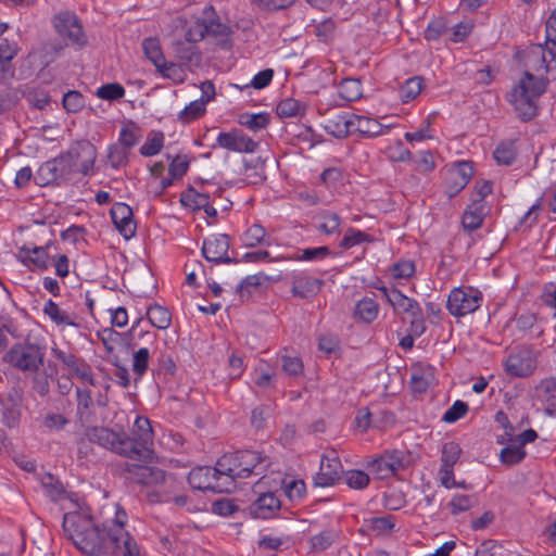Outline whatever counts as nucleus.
Returning <instances> with one entry per match:
<instances>
[{
	"instance_id": "nucleus-1",
	"label": "nucleus",
	"mask_w": 556,
	"mask_h": 556,
	"mask_svg": "<svg viewBox=\"0 0 556 556\" xmlns=\"http://www.w3.org/2000/svg\"><path fill=\"white\" fill-rule=\"evenodd\" d=\"M63 529L77 548L89 556H140L136 541L126 530L117 529V532H110L108 526L100 528L87 515H64Z\"/></svg>"
},
{
	"instance_id": "nucleus-2",
	"label": "nucleus",
	"mask_w": 556,
	"mask_h": 556,
	"mask_svg": "<svg viewBox=\"0 0 556 556\" xmlns=\"http://www.w3.org/2000/svg\"><path fill=\"white\" fill-rule=\"evenodd\" d=\"M546 86L547 79L534 77L532 73L525 72L513 87L508 93V101L522 121L531 119L536 115L538 100L544 93Z\"/></svg>"
},
{
	"instance_id": "nucleus-3",
	"label": "nucleus",
	"mask_w": 556,
	"mask_h": 556,
	"mask_svg": "<svg viewBox=\"0 0 556 556\" xmlns=\"http://www.w3.org/2000/svg\"><path fill=\"white\" fill-rule=\"evenodd\" d=\"M153 429L150 420L144 416H137L132 428L131 435L124 433V442L128 443L127 458L138 460H151L154 455L153 451Z\"/></svg>"
},
{
	"instance_id": "nucleus-4",
	"label": "nucleus",
	"mask_w": 556,
	"mask_h": 556,
	"mask_svg": "<svg viewBox=\"0 0 556 556\" xmlns=\"http://www.w3.org/2000/svg\"><path fill=\"white\" fill-rule=\"evenodd\" d=\"M46 348L28 339L14 344L5 354L4 359L15 369L35 374L42 366Z\"/></svg>"
},
{
	"instance_id": "nucleus-5",
	"label": "nucleus",
	"mask_w": 556,
	"mask_h": 556,
	"mask_svg": "<svg viewBox=\"0 0 556 556\" xmlns=\"http://www.w3.org/2000/svg\"><path fill=\"white\" fill-rule=\"evenodd\" d=\"M482 303V293L472 287H458L451 290L446 308L451 315L463 317L476 312Z\"/></svg>"
},
{
	"instance_id": "nucleus-6",
	"label": "nucleus",
	"mask_w": 556,
	"mask_h": 556,
	"mask_svg": "<svg viewBox=\"0 0 556 556\" xmlns=\"http://www.w3.org/2000/svg\"><path fill=\"white\" fill-rule=\"evenodd\" d=\"M188 482L192 489L212 491L216 493L229 492L230 480L220 477L217 466L193 468L188 476Z\"/></svg>"
},
{
	"instance_id": "nucleus-7",
	"label": "nucleus",
	"mask_w": 556,
	"mask_h": 556,
	"mask_svg": "<svg viewBox=\"0 0 556 556\" xmlns=\"http://www.w3.org/2000/svg\"><path fill=\"white\" fill-rule=\"evenodd\" d=\"M73 172L64 154L42 163L37 169L34 180L38 186L61 185L72 178Z\"/></svg>"
},
{
	"instance_id": "nucleus-8",
	"label": "nucleus",
	"mask_w": 556,
	"mask_h": 556,
	"mask_svg": "<svg viewBox=\"0 0 556 556\" xmlns=\"http://www.w3.org/2000/svg\"><path fill=\"white\" fill-rule=\"evenodd\" d=\"M63 154L70 163L73 174L80 173L86 176L92 173L97 149L91 142L87 140L74 142Z\"/></svg>"
},
{
	"instance_id": "nucleus-9",
	"label": "nucleus",
	"mask_w": 556,
	"mask_h": 556,
	"mask_svg": "<svg viewBox=\"0 0 556 556\" xmlns=\"http://www.w3.org/2000/svg\"><path fill=\"white\" fill-rule=\"evenodd\" d=\"M86 439L96 443L113 453L127 458V444L124 442V433H118L106 427H89L85 431Z\"/></svg>"
},
{
	"instance_id": "nucleus-10",
	"label": "nucleus",
	"mask_w": 556,
	"mask_h": 556,
	"mask_svg": "<svg viewBox=\"0 0 556 556\" xmlns=\"http://www.w3.org/2000/svg\"><path fill=\"white\" fill-rule=\"evenodd\" d=\"M536 368V358L533 352L527 348H520L511 352L505 362V371L511 377H528Z\"/></svg>"
},
{
	"instance_id": "nucleus-11",
	"label": "nucleus",
	"mask_w": 556,
	"mask_h": 556,
	"mask_svg": "<svg viewBox=\"0 0 556 556\" xmlns=\"http://www.w3.org/2000/svg\"><path fill=\"white\" fill-rule=\"evenodd\" d=\"M404 454L401 451L384 452L379 457L371 459L367 464L368 470L377 479H387L403 468Z\"/></svg>"
},
{
	"instance_id": "nucleus-12",
	"label": "nucleus",
	"mask_w": 556,
	"mask_h": 556,
	"mask_svg": "<svg viewBox=\"0 0 556 556\" xmlns=\"http://www.w3.org/2000/svg\"><path fill=\"white\" fill-rule=\"evenodd\" d=\"M216 146L237 153H254L258 143L247 136L240 129L219 132L216 138Z\"/></svg>"
},
{
	"instance_id": "nucleus-13",
	"label": "nucleus",
	"mask_w": 556,
	"mask_h": 556,
	"mask_svg": "<svg viewBox=\"0 0 556 556\" xmlns=\"http://www.w3.org/2000/svg\"><path fill=\"white\" fill-rule=\"evenodd\" d=\"M291 293L298 299H311L319 293L324 280L309 276L305 271H293L290 275Z\"/></svg>"
},
{
	"instance_id": "nucleus-14",
	"label": "nucleus",
	"mask_w": 556,
	"mask_h": 556,
	"mask_svg": "<svg viewBox=\"0 0 556 556\" xmlns=\"http://www.w3.org/2000/svg\"><path fill=\"white\" fill-rule=\"evenodd\" d=\"M52 354L67 368L71 374L81 381L94 386L92 369L83 358L58 348L52 349Z\"/></svg>"
},
{
	"instance_id": "nucleus-15",
	"label": "nucleus",
	"mask_w": 556,
	"mask_h": 556,
	"mask_svg": "<svg viewBox=\"0 0 556 556\" xmlns=\"http://www.w3.org/2000/svg\"><path fill=\"white\" fill-rule=\"evenodd\" d=\"M55 29L67 45L84 46L86 38L77 17L71 13L59 14L55 18Z\"/></svg>"
},
{
	"instance_id": "nucleus-16",
	"label": "nucleus",
	"mask_w": 556,
	"mask_h": 556,
	"mask_svg": "<svg viewBox=\"0 0 556 556\" xmlns=\"http://www.w3.org/2000/svg\"><path fill=\"white\" fill-rule=\"evenodd\" d=\"M229 244L227 235L211 236L203 242L202 254L206 261L215 264L230 263L231 258L228 256Z\"/></svg>"
},
{
	"instance_id": "nucleus-17",
	"label": "nucleus",
	"mask_w": 556,
	"mask_h": 556,
	"mask_svg": "<svg viewBox=\"0 0 556 556\" xmlns=\"http://www.w3.org/2000/svg\"><path fill=\"white\" fill-rule=\"evenodd\" d=\"M342 472V464L334 451L323 455L320 460L319 472L315 478L316 485L330 486L333 485Z\"/></svg>"
},
{
	"instance_id": "nucleus-18",
	"label": "nucleus",
	"mask_w": 556,
	"mask_h": 556,
	"mask_svg": "<svg viewBox=\"0 0 556 556\" xmlns=\"http://www.w3.org/2000/svg\"><path fill=\"white\" fill-rule=\"evenodd\" d=\"M238 456L241 465V479H247L252 475L263 476L269 466L268 458L257 451H238Z\"/></svg>"
},
{
	"instance_id": "nucleus-19",
	"label": "nucleus",
	"mask_w": 556,
	"mask_h": 556,
	"mask_svg": "<svg viewBox=\"0 0 556 556\" xmlns=\"http://www.w3.org/2000/svg\"><path fill=\"white\" fill-rule=\"evenodd\" d=\"M127 479L146 486L159 485L164 482L165 472L157 467L131 464L127 466Z\"/></svg>"
},
{
	"instance_id": "nucleus-20",
	"label": "nucleus",
	"mask_w": 556,
	"mask_h": 556,
	"mask_svg": "<svg viewBox=\"0 0 556 556\" xmlns=\"http://www.w3.org/2000/svg\"><path fill=\"white\" fill-rule=\"evenodd\" d=\"M110 213L118 232L127 240L132 238L136 233V225L131 207L126 203L117 202L111 207Z\"/></svg>"
},
{
	"instance_id": "nucleus-21",
	"label": "nucleus",
	"mask_w": 556,
	"mask_h": 556,
	"mask_svg": "<svg viewBox=\"0 0 556 556\" xmlns=\"http://www.w3.org/2000/svg\"><path fill=\"white\" fill-rule=\"evenodd\" d=\"M281 507L280 500L273 492L261 494L248 508L254 519H269L277 515Z\"/></svg>"
},
{
	"instance_id": "nucleus-22",
	"label": "nucleus",
	"mask_w": 556,
	"mask_h": 556,
	"mask_svg": "<svg viewBox=\"0 0 556 556\" xmlns=\"http://www.w3.org/2000/svg\"><path fill=\"white\" fill-rule=\"evenodd\" d=\"M49 248V244L31 249L23 247L18 251V260L30 270H46L51 265Z\"/></svg>"
},
{
	"instance_id": "nucleus-23",
	"label": "nucleus",
	"mask_w": 556,
	"mask_h": 556,
	"mask_svg": "<svg viewBox=\"0 0 556 556\" xmlns=\"http://www.w3.org/2000/svg\"><path fill=\"white\" fill-rule=\"evenodd\" d=\"M391 126L382 125L378 119L352 113V134L364 138H376L389 132Z\"/></svg>"
},
{
	"instance_id": "nucleus-24",
	"label": "nucleus",
	"mask_w": 556,
	"mask_h": 556,
	"mask_svg": "<svg viewBox=\"0 0 556 556\" xmlns=\"http://www.w3.org/2000/svg\"><path fill=\"white\" fill-rule=\"evenodd\" d=\"M547 56L555 60L549 54V48L544 50L541 46L532 48L526 55V71L534 75V77L546 78L548 72Z\"/></svg>"
},
{
	"instance_id": "nucleus-25",
	"label": "nucleus",
	"mask_w": 556,
	"mask_h": 556,
	"mask_svg": "<svg viewBox=\"0 0 556 556\" xmlns=\"http://www.w3.org/2000/svg\"><path fill=\"white\" fill-rule=\"evenodd\" d=\"M324 130L337 139H343L352 134V113L340 112L325 119Z\"/></svg>"
},
{
	"instance_id": "nucleus-26",
	"label": "nucleus",
	"mask_w": 556,
	"mask_h": 556,
	"mask_svg": "<svg viewBox=\"0 0 556 556\" xmlns=\"http://www.w3.org/2000/svg\"><path fill=\"white\" fill-rule=\"evenodd\" d=\"M535 399L543 405L545 414L556 416V379H543L535 387Z\"/></svg>"
},
{
	"instance_id": "nucleus-27",
	"label": "nucleus",
	"mask_w": 556,
	"mask_h": 556,
	"mask_svg": "<svg viewBox=\"0 0 556 556\" xmlns=\"http://www.w3.org/2000/svg\"><path fill=\"white\" fill-rule=\"evenodd\" d=\"M253 383L265 391L275 390L277 384V371L266 361H260V363L252 370Z\"/></svg>"
},
{
	"instance_id": "nucleus-28",
	"label": "nucleus",
	"mask_w": 556,
	"mask_h": 556,
	"mask_svg": "<svg viewBox=\"0 0 556 556\" xmlns=\"http://www.w3.org/2000/svg\"><path fill=\"white\" fill-rule=\"evenodd\" d=\"M220 477L230 480L229 492L236 489V480L241 479L240 460L238 451L223 455L216 463Z\"/></svg>"
},
{
	"instance_id": "nucleus-29",
	"label": "nucleus",
	"mask_w": 556,
	"mask_h": 556,
	"mask_svg": "<svg viewBox=\"0 0 556 556\" xmlns=\"http://www.w3.org/2000/svg\"><path fill=\"white\" fill-rule=\"evenodd\" d=\"M389 304L393 307V311L396 314H408L410 316L421 315V307L419 303L415 299L408 298L400 290L391 293Z\"/></svg>"
},
{
	"instance_id": "nucleus-30",
	"label": "nucleus",
	"mask_w": 556,
	"mask_h": 556,
	"mask_svg": "<svg viewBox=\"0 0 556 556\" xmlns=\"http://www.w3.org/2000/svg\"><path fill=\"white\" fill-rule=\"evenodd\" d=\"M485 208V203L483 201H473V203L467 207L463 215L462 224L464 228L468 230L478 229L486 214Z\"/></svg>"
},
{
	"instance_id": "nucleus-31",
	"label": "nucleus",
	"mask_w": 556,
	"mask_h": 556,
	"mask_svg": "<svg viewBox=\"0 0 556 556\" xmlns=\"http://www.w3.org/2000/svg\"><path fill=\"white\" fill-rule=\"evenodd\" d=\"M20 47L17 42L3 39L0 42V72L3 75H13L12 61L17 55Z\"/></svg>"
},
{
	"instance_id": "nucleus-32",
	"label": "nucleus",
	"mask_w": 556,
	"mask_h": 556,
	"mask_svg": "<svg viewBox=\"0 0 556 556\" xmlns=\"http://www.w3.org/2000/svg\"><path fill=\"white\" fill-rule=\"evenodd\" d=\"M433 380V368L427 367H415L412 370L410 376V388L414 392L424 393L427 391Z\"/></svg>"
},
{
	"instance_id": "nucleus-33",
	"label": "nucleus",
	"mask_w": 556,
	"mask_h": 556,
	"mask_svg": "<svg viewBox=\"0 0 556 556\" xmlns=\"http://www.w3.org/2000/svg\"><path fill=\"white\" fill-rule=\"evenodd\" d=\"M379 304L370 298H364L359 300L354 308V316L358 320L370 324L379 314Z\"/></svg>"
},
{
	"instance_id": "nucleus-34",
	"label": "nucleus",
	"mask_w": 556,
	"mask_h": 556,
	"mask_svg": "<svg viewBox=\"0 0 556 556\" xmlns=\"http://www.w3.org/2000/svg\"><path fill=\"white\" fill-rule=\"evenodd\" d=\"M278 359L285 375L292 378H298L303 375L304 365L301 357L298 355H291L285 350L278 354Z\"/></svg>"
},
{
	"instance_id": "nucleus-35",
	"label": "nucleus",
	"mask_w": 556,
	"mask_h": 556,
	"mask_svg": "<svg viewBox=\"0 0 556 556\" xmlns=\"http://www.w3.org/2000/svg\"><path fill=\"white\" fill-rule=\"evenodd\" d=\"M151 352L149 348H139L135 350L131 357V371L135 376V381L141 380L149 369Z\"/></svg>"
},
{
	"instance_id": "nucleus-36",
	"label": "nucleus",
	"mask_w": 556,
	"mask_h": 556,
	"mask_svg": "<svg viewBox=\"0 0 556 556\" xmlns=\"http://www.w3.org/2000/svg\"><path fill=\"white\" fill-rule=\"evenodd\" d=\"M146 316L153 327L161 330L167 329L172 323L170 313L159 304L150 305L147 308Z\"/></svg>"
},
{
	"instance_id": "nucleus-37",
	"label": "nucleus",
	"mask_w": 556,
	"mask_h": 556,
	"mask_svg": "<svg viewBox=\"0 0 556 556\" xmlns=\"http://www.w3.org/2000/svg\"><path fill=\"white\" fill-rule=\"evenodd\" d=\"M305 111V103L293 98H286L281 100L276 108L277 115L282 118L302 116Z\"/></svg>"
},
{
	"instance_id": "nucleus-38",
	"label": "nucleus",
	"mask_w": 556,
	"mask_h": 556,
	"mask_svg": "<svg viewBox=\"0 0 556 556\" xmlns=\"http://www.w3.org/2000/svg\"><path fill=\"white\" fill-rule=\"evenodd\" d=\"M269 121L270 116L265 112L256 114L243 113L238 117V123L252 131H260L266 128Z\"/></svg>"
},
{
	"instance_id": "nucleus-39",
	"label": "nucleus",
	"mask_w": 556,
	"mask_h": 556,
	"mask_svg": "<svg viewBox=\"0 0 556 556\" xmlns=\"http://www.w3.org/2000/svg\"><path fill=\"white\" fill-rule=\"evenodd\" d=\"M330 254V250L328 247H317V248H306L293 256L285 257V256H278L275 258H270L269 261H282V260H294V261H315V260H321L325 258Z\"/></svg>"
},
{
	"instance_id": "nucleus-40",
	"label": "nucleus",
	"mask_w": 556,
	"mask_h": 556,
	"mask_svg": "<svg viewBox=\"0 0 556 556\" xmlns=\"http://www.w3.org/2000/svg\"><path fill=\"white\" fill-rule=\"evenodd\" d=\"M43 313L56 325L59 326H74L70 314L62 309L55 302L52 300H48L43 305Z\"/></svg>"
},
{
	"instance_id": "nucleus-41",
	"label": "nucleus",
	"mask_w": 556,
	"mask_h": 556,
	"mask_svg": "<svg viewBox=\"0 0 556 556\" xmlns=\"http://www.w3.org/2000/svg\"><path fill=\"white\" fill-rule=\"evenodd\" d=\"M164 134L162 131H150L144 143L140 147V154L143 156H153L159 154L164 147Z\"/></svg>"
},
{
	"instance_id": "nucleus-42",
	"label": "nucleus",
	"mask_w": 556,
	"mask_h": 556,
	"mask_svg": "<svg viewBox=\"0 0 556 556\" xmlns=\"http://www.w3.org/2000/svg\"><path fill=\"white\" fill-rule=\"evenodd\" d=\"M515 141H503L493 152L494 160L498 165H511L517 156Z\"/></svg>"
},
{
	"instance_id": "nucleus-43",
	"label": "nucleus",
	"mask_w": 556,
	"mask_h": 556,
	"mask_svg": "<svg viewBox=\"0 0 556 556\" xmlns=\"http://www.w3.org/2000/svg\"><path fill=\"white\" fill-rule=\"evenodd\" d=\"M424 80L419 76L408 78L399 89V97L403 103L414 100L422 90Z\"/></svg>"
},
{
	"instance_id": "nucleus-44",
	"label": "nucleus",
	"mask_w": 556,
	"mask_h": 556,
	"mask_svg": "<svg viewBox=\"0 0 556 556\" xmlns=\"http://www.w3.org/2000/svg\"><path fill=\"white\" fill-rule=\"evenodd\" d=\"M508 445L502 448L500 459L507 466L519 464L526 457V451L522 446L514 441H506Z\"/></svg>"
},
{
	"instance_id": "nucleus-45",
	"label": "nucleus",
	"mask_w": 556,
	"mask_h": 556,
	"mask_svg": "<svg viewBox=\"0 0 556 556\" xmlns=\"http://www.w3.org/2000/svg\"><path fill=\"white\" fill-rule=\"evenodd\" d=\"M143 317H138L136 320H134L130 329L124 333V340L126 341L129 349L135 350L138 345L136 339H146L147 341L153 343L156 339V334L150 331H143L140 330L137 332V328L141 324Z\"/></svg>"
},
{
	"instance_id": "nucleus-46",
	"label": "nucleus",
	"mask_w": 556,
	"mask_h": 556,
	"mask_svg": "<svg viewBox=\"0 0 556 556\" xmlns=\"http://www.w3.org/2000/svg\"><path fill=\"white\" fill-rule=\"evenodd\" d=\"M339 96L346 101H356L362 97V85L358 79L345 78L338 87Z\"/></svg>"
},
{
	"instance_id": "nucleus-47",
	"label": "nucleus",
	"mask_w": 556,
	"mask_h": 556,
	"mask_svg": "<svg viewBox=\"0 0 556 556\" xmlns=\"http://www.w3.org/2000/svg\"><path fill=\"white\" fill-rule=\"evenodd\" d=\"M142 50L155 67H160V64L165 60L157 38L149 37L143 39Z\"/></svg>"
},
{
	"instance_id": "nucleus-48",
	"label": "nucleus",
	"mask_w": 556,
	"mask_h": 556,
	"mask_svg": "<svg viewBox=\"0 0 556 556\" xmlns=\"http://www.w3.org/2000/svg\"><path fill=\"white\" fill-rule=\"evenodd\" d=\"M180 201L187 207L192 210H202L204 206H207L210 195L206 192H200L193 188H190L185 193H182Z\"/></svg>"
},
{
	"instance_id": "nucleus-49",
	"label": "nucleus",
	"mask_w": 556,
	"mask_h": 556,
	"mask_svg": "<svg viewBox=\"0 0 556 556\" xmlns=\"http://www.w3.org/2000/svg\"><path fill=\"white\" fill-rule=\"evenodd\" d=\"M206 112V104L201 100H194L185 106L178 114L181 123L188 124L200 118Z\"/></svg>"
},
{
	"instance_id": "nucleus-50",
	"label": "nucleus",
	"mask_w": 556,
	"mask_h": 556,
	"mask_svg": "<svg viewBox=\"0 0 556 556\" xmlns=\"http://www.w3.org/2000/svg\"><path fill=\"white\" fill-rule=\"evenodd\" d=\"M40 483H41L42 488L45 489L47 495L52 501H59L63 497V493H64L63 486L60 483V481L51 473H43L40 477Z\"/></svg>"
},
{
	"instance_id": "nucleus-51",
	"label": "nucleus",
	"mask_w": 556,
	"mask_h": 556,
	"mask_svg": "<svg viewBox=\"0 0 556 556\" xmlns=\"http://www.w3.org/2000/svg\"><path fill=\"white\" fill-rule=\"evenodd\" d=\"M319 230L326 235L340 233L341 218L337 213L325 211L320 213Z\"/></svg>"
},
{
	"instance_id": "nucleus-52",
	"label": "nucleus",
	"mask_w": 556,
	"mask_h": 556,
	"mask_svg": "<svg viewBox=\"0 0 556 556\" xmlns=\"http://www.w3.org/2000/svg\"><path fill=\"white\" fill-rule=\"evenodd\" d=\"M156 71L167 79L173 80L175 84L182 83L186 78L185 71L182 67L173 62H166L165 60L156 67Z\"/></svg>"
},
{
	"instance_id": "nucleus-53",
	"label": "nucleus",
	"mask_w": 556,
	"mask_h": 556,
	"mask_svg": "<svg viewBox=\"0 0 556 556\" xmlns=\"http://www.w3.org/2000/svg\"><path fill=\"white\" fill-rule=\"evenodd\" d=\"M242 242L244 245L250 247V248L266 243L265 229L258 224L252 225L242 235Z\"/></svg>"
},
{
	"instance_id": "nucleus-54",
	"label": "nucleus",
	"mask_w": 556,
	"mask_h": 556,
	"mask_svg": "<svg viewBox=\"0 0 556 556\" xmlns=\"http://www.w3.org/2000/svg\"><path fill=\"white\" fill-rule=\"evenodd\" d=\"M207 35L206 20L197 18L191 22L186 30L185 38L189 43L201 41Z\"/></svg>"
},
{
	"instance_id": "nucleus-55",
	"label": "nucleus",
	"mask_w": 556,
	"mask_h": 556,
	"mask_svg": "<svg viewBox=\"0 0 556 556\" xmlns=\"http://www.w3.org/2000/svg\"><path fill=\"white\" fill-rule=\"evenodd\" d=\"M415 271H416L415 263L409 260H400L399 262H396L395 264H393L390 267V274H391L392 278H394L396 280H400V279L407 280L414 276Z\"/></svg>"
},
{
	"instance_id": "nucleus-56",
	"label": "nucleus",
	"mask_w": 556,
	"mask_h": 556,
	"mask_svg": "<svg viewBox=\"0 0 556 556\" xmlns=\"http://www.w3.org/2000/svg\"><path fill=\"white\" fill-rule=\"evenodd\" d=\"M96 94L102 100L114 101L125 96V89L118 83H110L99 87L96 91Z\"/></svg>"
},
{
	"instance_id": "nucleus-57",
	"label": "nucleus",
	"mask_w": 556,
	"mask_h": 556,
	"mask_svg": "<svg viewBox=\"0 0 556 556\" xmlns=\"http://www.w3.org/2000/svg\"><path fill=\"white\" fill-rule=\"evenodd\" d=\"M477 504L475 495L455 494L451 502L450 507L453 515L469 510Z\"/></svg>"
},
{
	"instance_id": "nucleus-58",
	"label": "nucleus",
	"mask_w": 556,
	"mask_h": 556,
	"mask_svg": "<svg viewBox=\"0 0 556 556\" xmlns=\"http://www.w3.org/2000/svg\"><path fill=\"white\" fill-rule=\"evenodd\" d=\"M108 162L113 168H119L128 162V150L121 144H112L108 151Z\"/></svg>"
},
{
	"instance_id": "nucleus-59",
	"label": "nucleus",
	"mask_w": 556,
	"mask_h": 556,
	"mask_svg": "<svg viewBox=\"0 0 556 556\" xmlns=\"http://www.w3.org/2000/svg\"><path fill=\"white\" fill-rule=\"evenodd\" d=\"M366 241H369L367 233L359 229L349 228L340 242V248L348 250Z\"/></svg>"
},
{
	"instance_id": "nucleus-60",
	"label": "nucleus",
	"mask_w": 556,
	"mask_h": 556,
	"mask_svg": "<svg viewBox=\"0 0 556 556\" xmlns=\"http://www.w3.org/2000/svg\"><path fill=\"white\" fill-rule=\"evenodd\" d=\"M283 490L290 501L301 500L306 491V486L303 480L290 479L282 481Z\"/></svg>"
},
{
	"instance_id": "nucleus-61",
	"label": "nucleus",
	"mask_w": 556,
	"mask_h": 556,
	"mask_svg": "<svg viewBox=\"0 0 556 556\" xmlns=\"http://www.w3.org/2000/svg\"><path fill=\"white\" fill-rule=\"evenodd\" d=\"M140 139L139 129L134 124L124 126L119 131L118 142L127 150L136 146Z\"/></svg>"
},
{
	"instance_id": "nucleus-62",
	"label": "nucleus",
	"mask_w": 556,
	"mask_h": 556,
	"mask_svg": "<svg viewBox=\"0 0 556 556\" xmlns=\"http://www.w3.org/2000/svg\"><path fill=\"white\" fill-rule=\"evenodd\" d=\"M345 483L355 490H363L369 484V476L363 470H348L344 473Z\"/></svg>"
},
{
	"instance_id": "nucleus-63",
	"label": "nucleus",
	"mask_w": 556,
	"mask_h": 556,
	"mask_svg": "<svg viewBox=\"0 0 556 556\" xmlns=\"http://www.w3.org/2000/svg\"><path fill=\"white\" fill-rule=\"evenodd\" d=\"M190 160L186 154L176 155L168 167V174L174 179H179L188 172Z\"/></svg>"
},
{
	"instance_id": "nucleus-64",
	"label": "nucleus",
	"mask_w": 556,
	"mask_h": 556,
	"mask_svg": "<svg viewBox=\"0 0 556 556\" xmlns=\"http://www.w3.org/2000/svg\"><path fill=\"white\" fill-rule=\"evenodd\" d=\"M462 453V448L455 442H447L443 445L441 462L444 467H454Z\"/></svg>"
}]
</instances>
